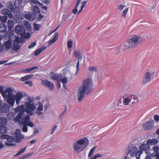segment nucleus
Wrapping results in <instances>:
<instances>
[{
    "label": "nucleus",
    "mask_w": 159,
    "mask_h": 159,
    "mask_svg": "<svg viewBox=\"0 0 159 159\" xmlns=\"http://www.w3.org/2000/svg\"><path fill=\"white\" fill-rule=\"evenodd\" d=\"M28 101L25 102V106L21 105L18 106L14 108V110L16 113L19 112L18 115L14 118V121L19 120L22 119L24 117V111H25L28 115L32 116L33 114V111L35 110L36 107L34 103L33 102L34 98L33 97L28 96Z\"/></svg>",
    "instance_id": "f257e3e1"
},
{
    "label": "nucleus",
    "mask_w": 159,
    "mask_h": 159,
    "mask_svg": "<svg viewBox=\"0 0 159 159\" xmlns=\"http://www.w3.org/2000/svg\"><path fill=\"white\" fill-rule=\"evenodd\" d=\"M93 90V83L91 79H87L83 81L82 85L80 86L78 90L77 97L78 101L81 102L84 95H88L92 93Z\"/></svg>",
    "instance_id": "f03ea898"
},
{
    "label": "nucleus",
    "mask_w": 159,
    "mask_h": 159,
    "mask_svg": "<svg viewBox=\"0 0 159 159\" xmlns=\"http://www.w3.org/2000/svg\"><path fill=\"white\" fill-rule=\"evenodd\" d=\"M143 40L142 38L140 36L133 35L125 43L123 50L125 51L129 49L136 47Z\"/></svg>",
    "instance_id": "7ed1b4c3"
},
{
    "label": "nucleus",
    "mask_w": 159,
    "mask_h": 159,
    "mask_svg": "<svg viewBox=\"0 0 159 159\" xmlns=\"http://www.w3.org/2000/svg\"><path fill=\"white\" fill-rule=\"evenodd\" d=\"M143 40L142 38L140 36L133 35L125 43L123 50L125 51L129 49L136 47Z\"/></svg>",
    "instance_id": "20e7f679"
},
{
    "label": "nucleus",
    "mask_w": 159,
    "mask_h": 159,
    "mask_svg": "<svg viewBox=\"0 0 159 159\" xmlns=\"http://www.w3.org/2000/svg\"><path fill=\"white\" fill-rule=\"evenodd\" d=\"M89 144V140L86 138L74 141L73 143L72 146L75 152L79 153L84 151Z\"/></svg>",
    "instance_id": "39448f33"
},
{
    "label": "nucleus",
    "mask_w": 159,
    "mask_h": 159,
    "mask_svg": "<svg viewBox=\"0 0 159 159\" xmlns=\"http://www.w3.org/2000/svg\"><path fill=\"white\" fill-rule=\"evenodd\" d=\"M30 116L28 115H26L22 119L19 120L18 121L16 120L14 121L16 123H17L20 125H23L22 130L24 132H26L28 131V126L32 127L34 125L30 121Z\"/></svg>",
    "instance_id": "423d86ee"
},
{
    "label": "nucleus",
    "mask_w": 159,
    "mask_h": 159,
    "mask_svg": "<svg viewBox=\"0 0 159 159\" xmlns=\"http://www.w3.org/2000/svg\"><path fill=\"white\" fill-rule=\"evenodd\" d=\"M1 139L2 140L6 139L7 142H6L5 144L7 146H15L16 145L15 138L7 134L2 135L1 136Z\"/></svg>",
    "instance_id": "0eeeda50"
},
{
    "label": "nucleus",
    "mask_w": 159,
    "mask_h": 159,
    "mask_svg": "<svg viewBox=\"0 0 159 159\" xmlns=\"http://www.w3.org/2000/svg\"><path fill=\"white\" fill-rule=\"evenodd\" d=\"M3 89L4 87L2 86H0V93L4 98L13 96V91L11 88H7L5 90H4Z\"/></svg>",
    "instance_id": "6e6552de"
},
{
    "label": "nucleus",
    "mask_w": 159,
    "mask_h": 159,
    "mask_svg": "<svg viewBox=\"0 0 159 159\" xmlns=\"http://www.w3.org/2000/svg\"><path fill=\"white\" fill-rule=\"evenodd\" d=\"M7 123V120L6 118L0 117V134L6 133L7 129L5 125Z\"/></svg>",
    "instance_id": "1a4fd4ad"
},
{
    "label": "nucleus",
    "mask_w": 159,
    "mask_h": 159,
    "mask_svg": "<svg viewBox=\"0 0 159 159\" xmlns=\"http://www.w3.org/2000/svg\"><path fill=\"white\" fill-rule=\"evenodd\" d=\"M154 76V74H151L149 72H147L145 73L143 78V84L145 85L148 82H150Z\"/></svg>",
    "instance_id": "9d476101"
},
{
    "label": "nucleus",
    "mask_w": 159,
    "mask_h": 159,
    "mask_svg": "<svg viewBox=\"0 0 159 159\" xmlns=\"http://www.w3.org/2000/svg\"><path fill=\"white\" fill-rule=\"evenodd\" d=\"M22 0H15L14 4L16 6L15 8H14L12 4V6L11 7L10 9L12 11L15 13H19V6L21 3Z\"/></svg>",
    "instance_id": "9b49d317"
},
{
    "label": "nucleus",
    "mask_w": 159,
    "mask_h": 159,
    "mask_svg": "<svg viewBox=\"0 0 159 159\" xmlns=\"http://www.w3.org/2000/svg\"><path fill=\"white\" fill-rule=\"evenodd\" d=\"M74 53L75 57L78 59L76 65V70L75 73V74H77V73L79 71L80 61L82 59V56L81 52L78 51H75Z\"/></svg>",
    "instance_id": "f8f14e48"
},
{
    "label": "nucleus",
    "mask_w": 159,
    "mask_h": 159,
    "mask_svg": "<svg viewBox=\"0 0 159 159\" xmlns=\"http://www.w3.org/2000/svg\"><path fill=\"white\" fill-rule=\"evenodd\" d=\"M154 121L152 119H150V121H147L143 125V127L146 130H149L153 126Z\"/></svg>",
    "instance_id": "ddd939ff"
},
{
    "label": "nucleus",
    "mask_w": 159,
    "mask_h": 159,
    "mask_svg": "<svg viewBox=\"0 0 159 159\" xmlns=\"http://www.w3.org/2000/svg\"><path fill=\"white\" fill-rule=\"evenodd\" d=\"M42 83L43 85L47 87L51 91H52L54 89L53 84L47 80H42Z\"/></svg>",
    "instance_id": "4468645a"
},
{
    "label": "nucleus",
    "mask_w": 159,
    "mask_h": 159,
    "mask_svg": "<svg viewBox=\"0 0 159 159\" xmlns=\"http://www.w3.org/2000/svg\"><path fill=\"white\" fill-rule=\"evenodd\" d=\"M12 40L11 39H9L5 41L3 44V47L4 50L8 51L12 48Z\"/></svg>",
    "instance_id": "2eb2a0df"
},
{
    "label": "nucleus",
    "mask_w": 159,
    "mask_h": 159,
    "mask_svg": "<svg viewBox=\"0 0 159 159\" xmlns=\"http://www.w3.org/2000/svg\"><path fill=\"white\" fill-rule=\"evenodd\" d=\"M24 17L29 20L33 21L36 18L37 15L36 14L32 12H28L25 14Z\"/></svg>",
    "instance_id": "dca6fc26"
},
{
    "label": "nucleus",
    "mask_w": 159,
    "mask_h": 159,
    "mask_svg": "<svg viewBox=\"0 0 159 159\" xmlns=\"http://www.w3.org/2000/svg\"><path fill=\"white\" fill-rule=\"evenodd\" d=\"M15 32L17 34H20L21 36L22 35V34L25 33V31L24 30L23 26L20 25H18L16 26Z\"/></svg>",
    "instance_id": "f3484780"
},
{
    "label": "nucleus",
    "mask_w": 159,
    "mask_h": 159,
    "mask_svg": "<svg viewBox=\"0 0 159 159\" xmlns=\"http://www.w3.org/2000/svg\"><path fill=\"white\" fill-rule=\"evenodd\" d=\"M15 98V100L16 101V103L17 104H18L21 99L23 98V96L22 93L21 92H19L16 93L15 95H14Z\"/></svg>",
    "instance_id": "a211bd4d"
},
{
    "label": "nucleus",
    "mask_w": 159,
    "mask_h": 159,
    "mask_svg": "<svg viewBox=\"0 0 159 159\" xmlns=\"http://www.w3.org/2000/svg\"><path fill=\"white\" fill-rule=\"evenodd\" d=\"M150 146L149 144L147 143H146L145 142L142 143V144L140 146L139 148L140 150L142 151H148L150 148Z\"/></svg>",
    "instance_id": "6ab92c4d"
},
{
    "label": "nucleus",
    "mask_w": 159,
    "mask_h": 159,
    "mask_svg": "<svg viewBox=\"0 0 159 159\" xmlns=\"http://www.w3.org/2000/svg\"><path fill=\"white\" fill-rule=\"evenodd\" d=\"M43 110V105L41 102L38 103V106L35 111V113L38 115L43 114L42 111Z\"/></svg>",
    "instance_id": "aec40b11"
},
{
    "label": "nucleus",
    "mask_w": 159,
    "mask_h": 159,
    "mask_svg": "<svg viewBox=\"0 0 159 159\" xmlns=\"http://www.w3.org/2000/svg\"><path fill=\"white\" fill-rule=\"evenodd\" d=\"M62 75L60 74L53 73L51 74V77L53 80L60 82V80L62 78Z\"/></svg>",
    "instance_id": "412c9836"
},
{
    "label": "nucleus",
    "mask_w": 159,
    "mask_h": 159,
    "mask_svg": "<svg viewBox=\"0 0 159 159\" xmlns=\"http://www.w3.org/2000/svg\"><path fill=\"white\" fill-rule=\"evenodd\" d=\"M159 141L157 139H150L147 141V143H148L149 146H155L157 145Z\"/></svg>",
    "instance_id": "4be33fe9"
},
{
    "label": "nucleus",
    "mask_w": 159,
    "mask_h": 159,
    "mask_svg": "<svg viewBox=\"0 0 159 159\" xmlns=\"http://www.w3.org/2000/svg\"><path fill=\"white\" fill-rule=\"evenodd\" d=\"M10 107L7 103H4L0 107V110L3 112L6 113L8 111Z\"/></svg>",
    "instance_id": "5701e85b"
},
{
    "label": "nucleus",
    "mask_w": 159,
    "mask_h": 159,
    "mask_svg": "<svg viewBox=\"0 0 159 159\" xmlns=\"http://www.w3.org/2000/svg\"><path fill=\"white\" fill-rule=\"evenodd\" d=\"M7 100V102L11 106H13L15 103V98L14 95L11 97L5 98Z\"/></svg>",
    "instance_id": "b1692460"
},
{
    "label": "nucleus",
    "mask_w": 159,
    "mask_h": 159,
    "mask_svg": "<svg viewBox=\"0 0 159 159\" xmlns=\"http://www.w3.org/2000/svg\"><path fill=\"white\" fill-rule=\"evenodd\" d=\"M138 148L135 147H134L132 148L129 150L128 151V153H129L131 157H134L137 151Z\"/></svg>",
    "instance_id": "393cba45"
},
{
    "label": "nucleus",
    "mask_w": 159,
    "mask_h": 159,
    "mask_svg": "<svg viewBox=\"0 0 159 159\" xmlns=\"http://www.w3.org/2000/svg\"><path fill=\"white\" fill-rule=\"evenodd\" d=\"M59 33L58 32H56L54 37L52 39H50L48 42V45H50L52 44L55 43L57 40L58 37V36Z\"/></svg>",
    "instance_id": "a878e982"
},
{
    "label": "nucleus",
    "mask_w": 159,
    "mask_h": 159,
    "mask_svg": "<svg viewBox=\"0 0 159 159\" xmlns=\"http://www.w3.org/2000/svg\"><path fill=\"white\" fill-rule=\"evenodd\" d=\"M23 27L25 32H29L30 31L31 28L30 24L27 21H26L25 25L23 26Z\"/></svg>",
    "instance_id": "bb28decb"
},
{
    "label": "nucleus",
    "mask_w": 159,
    "mask_h": 159,
    "mask_svg": "<svg viewBox=\"0 0 159 159\" xmlns=\"http://www.w3.org/2000/svg\"><path fill=\"white\" fill-rule=\"evenodd\" d=\"M20 46L19 44L14 43L11 48L12 50L14 51H17L20 49Z\"/></svg>",
    "instance_id": "cd10ccee"
},
{
    "label": "nucleus",
    "mask_w": 159,
    "mask_h": 159,
    "mask_svg": "<svg viewBox=\"0 0 159 159\" xmlns=\"http://www.w3.org/2000/svg\"><path fill=\"white\" fill-rule=\"evenodd\" d=\"M7 31V27L6 26L3 24H0V32L5 33Z\"/></svg>",
    "instance_id": "c85d7f7f"
},
{
    "label": "nucleus",
    "mask_w": 159,
    "mask_h": 159,
    "mask_svg": "<svg viewBox=\"0 0 159 159\" xmlns=\"http://www.w3.org/2000/svg\"><path fill=\"white\" fill-rule=\"evenodd\" d=\"M16 142L17 143H19L22 139L24 138L23 135L20 134L15 135Z\"/></svg>",
    "instance_id": "c756f323"
},
{
    "label": "nucleus",
    "mask_w": 159,
    "mask_h": 159,
    "mask_svg": "<svg viewBox=\"0 0 159 159\" xmlns=\"http://www.w3.org/2000/svg\"><path fill=\"white\" fill-rule=\"evenodd\" d=\"M7 27L9 30H11L14 27V21L11 20H10L7 21Z\"/></svg>",
    "instance_id": "7c9ffc66"
},
{
    "label": "nucleus",
    "mask_w": 159,
    "mask_h": 159,
    "mask_svg": "<svg viewBox=\"0 0 159 159\" xmlns=\"http://www.w3.org/2000/svg\"><path fill=\"white\" fill-rule=\"evenodd\" d=\"M33 76V75L32 74L26 75L24 77H22L20 78V80L22 81H24L29 80L31 77H32Z\"/></svg>",
    "instance_id": "2f4dec72"
},
{
    "label": "nucleus",
    "mask_w": 159,
    "mask_h": 159,
    "mask_svg": "<svg viewBox=\"0 0 159 159\" xmlns=\"http://www.w3.org/2000/svg\"><path fill=\"white\" fill-rule=\"evenodd\" d=\"M131 98H130L129 96L125 98L123 100V102L124 104L125 105H127L129 104L130 102H131Z\"/></svg>",
    "instance_id": "473e14b6"
},
{
    "label": "nucleus",
    "mask_w": 159,
    "mask_h": 159,
    "mask_svg": "<svg viewBox=\"0 0 159 159\" xmlns=\"http://www.w3.org/2000/svg\"><path fill=\"white\" fill-rule=\"evenodd\" d=\"M38 68V66H34L32 67L27 68L23 70V71L24 72H30L35 69Z\"/></svg>",
    "instance_id": "72a5a7b5"
},
{
    "label": "nucleus",
    "mask_w": 159,
    "mask_h": 159,
    "mask_svg": "<svg viewBox=\"0 0 159 159\" xmlns=\"http://www.w3.org/2000/svg\"><path fill=\"white\" fill-rule=\"evenodd\" d=\"M7 17L6 15L4 16H0V21L2 23H5L7 20Z\"/></svg>",
    "instance_id": "f704fd0d"
},
{
    "label": "nucleus",
    "mask_w": 159,
    "mask_h": 159,
    "mask_svg": "<svg viewBox=\"0 0 159 159\" xmlns=\"http://www.w3.org/2000/svg\"><path fill=\"white\" fill-rule=\"evenodd\" d=\"M96 147L94 146L93 148L91 149L88 155V157H90L93 154L95 150Z\"/></svg>",
    "instance_id": "c9c22d12"
},
{
    "label": "nucleus",
    "mask_w": 159,
    "mask_h": 159,
    "mask_svg": "<svg viewBox=\"0 0 159 159\" xmlns=\"http://www.w3.org/2000/svg\"><path fill=\"white\" fill-rule=\"evenodd\" d=\"M23 42L21 39L18 37H16L14 41V43H19Z\"/></svg>",
    "instance_id": "e433bc0d"
},
{
    "label": "nucleus",
    "mask_w": 159,
    "mask_h": 159,
    "mask_svg": "<svg viewBox=\"0 0 159 159\" xmlns=\"http://www.w3.org/2000/svg\"><path fill=\"white\" fill-rule=\"evenodd\" d=\"M33 11L34 13L36 14L39 13L40 12V11L39 7L37 6H34L33 8Z\"/></svg>",
    "instance_id": "4c0bfd02"
},
{
    "label": "nucleus",
    "mask_w": 159,
    "mask_h": 159,
    "mask_svg": "<svg viewBox=\"0 0 159 159\" xmlns=\"http://www.w3.org/2000/svg\"><path fill=\"white\" fill-rule=\"evenodd\" d=\"M143 153V152L140 150L137 151L136 153L135 156L137 159H140V157L141 154Z\"/></svg>",
    "instance_id": "58836bf2"
},
{
    "label": "nucleus",
    "mask_w": 159,
    "mask_h": 159,
    "mask_svg": "<svg viewBox=\"0 0 159 159\" xmlns=\"http://www.w3.org/2000/svg\"><path fill=\"white\" fill-rule=\"evenodd\" d=\"M22 35H21V37H24L25 38H28L30 36V34L28 32H25V33L22 34Z\"/></svg>",
    "instance_id": "ea45409f"
},
{
    "label": "nucleus",
    "mask_w": 159,
    "mask_h": 159,
    "mask_svg": "<svg viewBox=\"0 0 159 159\" xmlns=\"http://www.w3.org/2000/svg\"><path fill=\"white\" fill-rule=\"evenodd\" d=\"M34 30H39L40 29L41 25L39 24H34Z\"/></svg>",
    "instance_id": "a19ab883"
},
{
    "label": "nucleus",
    "mask_w": 159,
    "mask_h": 159,
    "mask_svg": "<svg viewBox=\"0 0 159 159\" xmlns=\"http://www.w3.org/2000/svg\"><path fill=\"white\" fill-rule=\"evenodd\" d=\"M27 148V147H25L24 148L22 149L19 151V152L17 153L16 155H15V156H18L21 153H22L24 152L26 150V149Z\"/></svg>",
    "instance_id": "79ce46f5"
},
{
    "label": "nucleus",
    "mask_w": 159,
    "mask_h": 159,
    "mask_svg": "<svg viewBox=\"0 0 159 159\" xmlns=\"http://www.w3.org/2000/svg\"><path fill=\"white\" fill-rule=\"evenodd\" d=\"M37 43L36 41H34L32 43L28 46V48L31 49L34 48L36 45Z\"/></svg>",
    "instance_id": "37998d69"
},
{
    "label": "nucleus",
    "mask_w": 159,
    "mask_h": 159,
    "mask_svg": "<svg viewBox=\"0 0 159 159\" xmlns=\"http://www.w3.org/2000/svg\"><path fill=\"white\" fill-rule=\"evenodd\" d=\"M88 70L90 71L97 72V69L95 67H89L88 68Z\"/></svg>",
    "instance_id": "c03bdc74"
},
{
    "label": "nucleus",
    "mask_w": 159,
    "mask_h": 159,
    "mask_svg": "<svg viewBox=\"0 0 159 159\" xmlns=\"http://www.w3.org/2000/svg\"><path fill=\"white\" fill-rule=\"evenodd\" d=\"M30 1L34 4H38L39 6L43 5V4L38 1V0H30Z\"/></svg>",
    "instance_id": "a18cd8bd"
},
{
    "label": "nucleus",
    "mask_w": 159,
    "mask_h": 159,
    "mask_svg": "<svg viewBox=\"0 0 159 159\" xmlns=\"http://www.w3.org/2000/svg\"><path fill=\"white\" fill-rule=\"evenodd\" d=\"M68 79V78L67 77H64L62 79V78L60 80V81H61L62 84H66L67 81Z\"/></svg>",
    "instance_id": "49530a36"
},
{
    "label": "nucleus",
    "mask_w": 159,
    "mask_h": 159,
    "mask_svg": "<svg viewBox=\"0 0 159 159\" xmlns=\"http://www.w3.org/2000/svg\"><path fill=\"white\" fill-rule=\"evenodd\" d=\"M67 46L69 48H70L72 47V41L71 40H69L67 42Z\"/></svg>",
    "instance_id": "de8ad7c7"
},
{
    "label": "nucleus",
    "mask_w": 159,
    "mask_h": 159,
    "mask_svg": "<svg viewBox=\"0 0 159 159\" xmlns=\"http://www.w3.org/2000/svg\"><path fill=\"white\" fill-rule=\"evenodd\" d=\"M128 8H127L126 9L124 10L123 12V14L121 16L124 17H125L126 15V13H127L128 11Z\"/></svg>",
    "instance_id": "09e8293b"
},
{
    "label": "nucleus",
    "mask_w": 159,
    "mask_h": 159,
    "mask_svg": "<svg viewBox=\"0 0 159 159\" xmlns=\"http://www.w3.org/2000/svg\"><path fill=\"white\" fill-rule=\"evenodd\" d=\"M57 125H54L52 128L51 129V132L50 133V134H52L54 131L56 130L57 128Z\"/></svg>",
    "instance_id": "8fccbe9b"
},
{
    "label": "nucleus",
    "mask_w": 159,
    "mask_h": 159,
    "mask_svg": "<svg viewBox=\"0 0 159 159\" xmlns=\"http://www.w3.org/2000/svg\"><path fill=\"white\" fill-rule=\"evenodd\" d=\"M9 10L7 9H4L2 11V13L3 14L7 15Z\"/></svg>",
    "instance_id": "3c124183"
},
{
    "label": "nucleus",
    "mask_w": 159,
    "mask_h": 159,
    "mask_svg": "<svg viewBox=\"0 0 159 159\" xmlns=\"http://www.w3.org/2000/svg\"><path fill=\"white\" fill-rule=\"evenodd\" d=\"M153 149L154 152H157H157H159V147L158 146H155L153 148Z\"/></svg>",
    "instance_id": "603ef678"
},
{
    "label": "nucleus",
    "mask_w": 159,
    "mask_h": 159,
    "mask_svg": "<svg viewBox=\"0 0 159 159\" xmlns=\"http://www.w3.org/2000/svg\"><path fill=\"white\" fill-rule=\"evenodd\" d=\"M7 15H8L9 18H10L12 19L13 17V14H12V13L10 11H8V13L7 14Z\"/></svg>",
    "instance_id": "864d4df0"
},
{
    "label": "nucleus",
    "mask_w": 159,
    "mask_h": 159,
    "mask_svg": "<svg viewBox=\"0 0 159 159\" xmlns=\"http://www.w3.org/2000/svg\"><path fill=\"white\" fill-rule=\"evenodd\" d=\"M87 3V1H83L81 3V7L83 8Z\"/></svg>",
    "instance_id": "5fc2aeb1"
},
{
    "label": "nucleus",
    "mask_w": 159,
    "mask_h": 159,
    "mask_svg": "<svg viewBox=\"0 0 159 159\" xmlns=\"http://www.w3.org/2000/svg\"><path fill=\"white\" fill-rule=\"evenodd\" d=\"M15 135H19L21 134V132L19 129H17L15 131Z\"/></svg>",
    "instance_id": "6e6d98bb"
},
{
    "label": "nucleus",
    "mask_w": 159,
    "mask_h": 159,
    "mask_svg": "<svg viewBox=\"0 0 159 159\" xmlns=\"http://www.w3.org/2000/svg\"><path fill=\"white\" fill-rule=\"evenodd\" d=\"M129 97L130 98H131V99L133 98L134 100H136L137 99V97L136 96L134 95H132V94H130L129 95Z\"/></svg>",
    "instance_id": "4d7b16f0"
},
{
    "label": "nucleus",
    "mask_w": 159,
    "mask_h": 159,
    "mask_svg": "<svg viewBox=\"0 0 159 159\" xmlns=\"http://www.w3.org/2000/svg\"><path fill=\"white\" fill-rule=\"evenodd\" d=\"M25 84H29L31 86H32L33 85V83L32 82L30 81H26L25 82Z\"/></svg>",
    "instance_id": "13d9d810"
},
{
    "label": "nucleus",
    "mask_w": 159,
    "mask_h": 159,
    "mask_svg": "<svg viewBox=\"0 0 159 159\" xmlns=\"http://www.w3.org/2000/svg\"><path fill=\"white\" fill-rule=\"evenodd\" d=\"M33 154V153H28L26 154L23 157V158H25L26 157H30Z\"/></svg>",
    "instance_id": "bf43d9fd"
},
{
    "label": "nucleus",
    "mask_w": 159,
    "mask_h": 159,
    "mask_svg": "<svg viewBox=\"0 0 159 159\" xmlns=\"http://www.w3.org/2000/svg\"><path fill=\"white\" fill-rule=\"evenodd\" d=\"M43 17V16L41 14H39L38 15L37 20L38 21H39L41 20L42 19Z\"/></svg>",
    "instance_id": "052dcab7"
},
{
    "label": "nucleus",
    "mask_w": 159,
    "mask_h": 159,
    "mask_svg": "<svg viewBox=\"0 0 159 159\" xmlns=\"http://www.w3.org/2000/svg\"><path fill=\"white\" fill-rule=\"evenodd\" d=\"M154 120L157 121H159V116L157 115H156L154 116Z\"/></svg>",
    "instance_id": "680f3d73"
},
{
    "label": "nucleus",
    "mask_w": 159,
    "mask_h": 159,
    "mask_svg": "<svg viewBox=\"0 0 159 159\" xmlns=\"http://www.w3.org/2000/svg\"><path fill=\"white\" fill-rule=\"evenodd\" d=\"M77 7H75L74 8L72 12V13L74 14H75L77 11Z\"/></svg>",
    "instance_id": "e2e57ef3"
},
{
    "label": "nucleus",
    "mask_w": 159,
    "mask_h": 159,
    "mask_svg": "<svg viewBox=\"0 0 159 159\" xmlns=\"http://www.w3.org/2000/svg\"><path fill=\"white\" fill-rule=\"evenodd\" d=\"M67 108L66 106H65V110L61 113V116H62L63 115H64L66 112L67 110Z\"/></svg>",
    "instance_id": "0e129e2a"
},
{
    "label": "nucleus",
    "mask_w": 159,
    "mask_h": 159,
    "mask_svg": "<svg viewBox=\"0 0 159 159\" xmlns=\"http://www.w3.org/2000/svg\"><path fill=\"white\" fill-rule=\"evenodd\" d=\"M41 1L43 3L46 4H48L50 2V0H43Z\"/></svg>",
    "instance_id": "69168bd1"
},
{
    "label": "nucleus",
    "mask_w": 159,
    "mask_h": 159,
    "mask_svg": "<svg viewBox=\"0 0 159 159\" xmlns=\"http://www.w3.org/2000/svg\"><path fill=\"white\" fill-rule=\"evenodd\" d=\"M46 48L45 46H43L42 47L39 48L38 49L40 52H41L43 51Z\"/></svg>",
    "instance_id": "338daca9"
},
{
    "label": "nucleus",
    "mask_w": 159,
    "mask_h": 159,
    "mask_svg": "<svg viewBox=\"0 0 159 159\" xmlns=\"http://www.w3.org/2000/svg\"><path fill=\"white\" fill-rule=\"evenodd\" d=\"M41 52H40L39 50L38 49L35 52L34 54L35 56H37Z\"/></svg>",
    "instance_id": "774afa93"
}]
</instances>
